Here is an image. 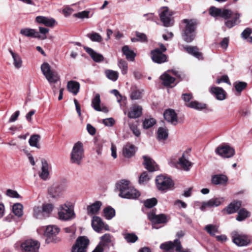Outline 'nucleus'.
Segmentation results:
<instances>
[{
    "label": "nucleus",
    "mask_w": 252,
    "mask_h": 252,
    "mask_svg": "<svg viewBox=\"0 0 252 252\" xmlns=\"http://www.w3.org/2000/svg\"><path fill=\"white\" fill-rule=\"evenodd\" d=\"M41 69L42 73L51 86L59 80L60 77L58 74L55 71L51 69L48 63H43L41 66Z\"/></svg>",
    "instance_id": "423d86ee"
},
{
    "label": "nucleus",
    "mask_w": 252,
    "mask_h": 252,
    "mask_svg": "<svg viewBox=\"0 0 252 252\" xmlns=\"http://www.w3.org/2000/svg\"><path fill=\"white\" fill-rule=\"evenodd\" d=\"M159 16L161 22L165 27H170L173 25L172 12L167 7L163 6L159 10Z\"/></svg>",
    "instance_id": "6e6552de"
},
{
    "label": "nucleus",
    "mask_w": 252,
    "mask_h": 252,
    "mask_svg": "<svg viewBox=\"0 0 252 252\" xmlns=\"http://www.w3.org/2000/svg\"><path fill=\"white\" fill-rule=\"evenodd\" d=\"M87 36L93 42H101L103 38L102 36L98 33L95 32H92L87 34Z\"/></svg>",
    "instance_id": "09e8293b"
},
{
    "label": "nucleus",
    "mask_w": 252,
    "mask_h": 252,
    "mask_svg": "<svg viewBox=\"0 0 252 252\" xmlns=\"http://www.w3.org/2000/svg\"><path fill=\"white\" fill-rule=\"evenodd\" d=\"M232 237L233 243L239 247L246 246L250 242L249 239L246 235L239 233L237 232H233L232 233Z\"/></svg>",
    "instance_id": "f8f14e48"
},
{
    "label": "nucleus",
    "mask_w": 252,
    "mask_h": 252,
    "mask_svg": "<svg viewBox=\"0 0 252 252\" xmlns=\"http://www.w3.org/2000/svg\"><path fill=\"white\" fill-rule=\"evenodd\" d=\"M63 231L66 233L69 234L70 236H72L74 234L75 232V229L74 226H72L70 227H65L63 229Z\"/></svg>",
    "instance_id": "69168bd1"
},
{
    "label": "nucleus",
    "mask_w": 252,
    "mask_h": 252,
    "mask_svg": "<svg viewBox=\"0 0 252 252\" xmlns=\"http://www.w3.org/2000/svg\"><path fill=\"white\" fill-rule=\"evenodd\" d=\"M64 190V187L58 185H53L48 189V193L51 197L56 198L61 195Z\"/></svg>",
    "instance_id": "6ab92c4d"
},
{
    "label": "nucleus",
    "mask_w": 252,
    "mask_h": 252,
    "mask_svg": "<svg viewBox=\"0 0 252 252\" xmlns=\"http://www.w3.org/2000/svg\"><path fill=\"white\" fill-rule=\"evenodd\" d=\"M20 33L27 37L37 38L38 39H45L46 38L45 36H41V35L35 30L30 28L22 29L20 31Z\"/></svg>",
    "instance_id": "aec40b11"
},
{
    "label": "nucleus",
    "mask_w": 252,
    "mask_h": 252,
    "mask_svg": "<svg viewBox=\"0 0 252 252\" xmlns=\"http://www.w3.org/2000/svg\"><path fill=\"white\" fill-rule=\"evenodd\" d=\"M113 240L112 236L109 233H106L100 238V242L98 244L104 248L110 245L112 243Z\"/></svg>",
    "instance_id": "473e14b6"
},
{
    "label": "nucleus",
    "mask_w": 252,
    "mask_h": 252,
    "mask_svg": "<svg viewBox=\"0 0 252 252\" xmlns=\"http://www.w3.org/2000/svg\"><path fill=\"white\" fill-rule=\"evenodd\" d=\"M215 151L217 154L224 158H231L235 153L234 150L227 145L219 146L216 148Z\"/></svg>",
    "instance_id": "2eb2a0df"
},
{
    "label": "nucleus",
    "mask_w": 252,
    "mask_h": 252,
    "mask_svg": "<svg viewBox=\"0 0 252 252\" xmlns=\"http://www.w3.org/2000/svg\"><path fill=\"white\" fill-rule=\"evenodd\" d=\"M157 139L159 141H164L168 136V131L166 127H159L157 132Z\"/></svg>",
    "instance_id": "e433bc0d"
},
{
    "label": "nucleus",
    "mask_w": 252,
    "mask_h": 252,
    "mask_svg": "<svg viewBox=\"0 0 252 252\" xmlns=\"http://www.w3.org/2000/svg\"><path fill=\"white\" fill-rule=\"evenodd\" d=\"M124 238L128 243H134L137 239V236L133 233H125L123 234Z\"/></svg>",
    "instance_id": "6e6d98bb"
},
{
    "label": "nucleus",
    "mask_w": 252,
    "mask_h": 252,
    "mask_svg": "<svg viewBox=\"0 0 252 252\" xmlns=\"http://www.w3.org/2000/svg\"><path fill=\"white\" fill-rule=\"evenodd\" d=\"M90 13L89 11L84 10L74 14L73 16L80 19H88L90 17Z\"/></svg>",
    "instance_id": "4d7b16f0"
},
{
    "label": "nucleus",
    "mask_w": 252,
    "mask_h": 252,
    "mask_svg": "<svg viewBox=\"0 0 252 252\" xmlns=\"http://www.w3.org/2000/svg\"><path fill=\"white\" fill-rule=\"evenodd\" d=\"M92 226L93 229L97 232H100L103 229L105 230H109V226L107 224H105L102 219L97 216L93 217Z\"/></svg>",
    "instance_id": "ddd939ff"
},
{
    "label": "nucleus",
    "mask_w": 252,
    "mask_h": 252,
    "mask_svg": "<svg viewBox=\"0 0 252 252\" xmlns=\"http://www.w3.org/2000/svg\"><path fill=\"white\" fill-rule=\"evenodd\" d=\"M142 90L138 89L137 87L132 88L130 97L132 100L140 99L142 97Z\"/></svg>",
    "instance_id": "49530a36"
},
{
    "label": "nucleus",
    "mask_w": 252,
    "mask_h": 252,
    "mask_svg": "<svg viewBox=\"0 0 252 252\" xmlns=\"http://www.w3.org/2000/svg\"><path fill=\"white\" fill-rule=\"evenodd\" d=\"M186 24L182 36L184 40L187 42H190L195 37V23L192 20H184Z\"/></svg>",
    "instance_id": "0eeeda50"
},
{
    "label": "nucleus",
    "mask_w": 252,
    "mask_h": 252,
    "mask_svg": "<svg viewBox=\"0 0 252 252\" xmlns=\"http://www.w3.org/2000/svg\"><path fill=\"white\" fill-rule=\"evenodd\" d=\"M118 66L121 69L123 74H126L127 73L128 65L127 63L124 60H121L118 62Z\"/></svg>",
    "instance_id": "13d9d810"
},
{
    "label": "nucleus",
    "mask_w": 252,
    "mask_h": 252,
    "mask_svg": "<svg viewBox=\"0 0 252 252\" xmlns=\"http://www.w3.org/2000/svg\"><path fill=\"white\" fill-rule=\"evenodd\" d=\"M250 216V213L246 209L243 208L240 209L238 212L237 216L236 218V220L241 221L245 220L246 218Z\"/></svg>",
    "instance_id": "a18cd8bd"
},
{
    "label": "nucleus",
    "mask_w": 252,
    "mask_h": 252,
    "mask_svg": "<svg viewBox=\"0 0 252 252\" xmlns=\"http://www.w3.org/2000/svg\"><path fill=\"white\" fill-rule=\"evenodd\" d=\"M184 50L189 54L200 59H202L201 53L199 52L198 49L195 46H186L184 47Z\"/></svg>",
    "instance_id": "f704fd0d"
},
{
    "label": "nucleus",
    "mask_w": 252,
    "mask_h": 252,
    "mask_svg": "<svg viewBox=\"0 0 252 252\" xmlns=\"http://www.w3.org/2000/svg\"><path fill=\"white\" fill-rule=\"evenodd\" d=\"M6 195L10 197L13 198H19L20 197L19 194L16 191L10 189L7 190Z\"/></svg>",
    "instance_id": "0e129e2a"
},
{
    "label": "nucleus",
    "mask_w": 252,
    "mask_h": 252,
    "mask_svg": "<svg viewBox=\"0 0 252 252\" xmlns=\"http://www.w3.org/2000/svg\"><path fill=\"white\" fill-rule=\"evenodd\" d=\"M122 52L128 60L134 61L136 55L133 51L129 49L128 46H124L122 48Z\"/></svg>",
    "instance_id": "ea45409f"
},
{
    "label": "nucleus",
    "mask_w": 252,
    "mask_h": 252,
    "mask_svg": "<svg viewBox=\"0 0 252 252\" xmlns=\"http://www.w3.org/2000/svg\"><path fill=\"white\" fill-rule=\"evenodd\" d=\"M40 246L37 241L29 239L22 243L21 247L24 252H38Z\"/></svg>",
    "instance_id": "9b49d317"
},
{
    "label": "nucleus",
    "mask_w": 252,
    "mask_h": 252,
    "mask_svg": "<svg viewBox=\"0 0 252 252\" xmlns=\"http://www.w3.org/2000/svg\"><path fill=\"white\" fill-rule=\"evenodd\" d=\"M156 124V120L153 118L145 119L143 122V127L145 129H148Z\"/></svg>",
    "instance_id": "5fc2aeb1"
},
{
    "label": "nucleus",
    "mask_w": 252,
    "mask_h": 252,
    "mask_svg": "<svg viewBox=\"0 0 252 252\" xmlns=\"http://www.w3.org/2000/svg\"><path fill=\"white\" fill-rule=\"evenodd\" d=\"M116 189L120 191L119 196L126 199H136L140 195L139 192L134 189L130 182L126 180H122L116 185Z\"/></svg>",
    "instance_id": "f03ea898"
},
{
    "label": "nucleus",
    "mask_w": 252,
    "mask_h": 252,
    "mask_svg": "<svg viewBox=\"0 0 252 252\" xmlns=\"http://www.w3.org/2000/svg\"><path fill=\"white\" fill-rule=\"evenodd\" d=\"M13 213L15 216L20 217L23 215V205L20 203H15L13 205Z\"/></svg>",
    "instance_id": "de8ad7c7"
},
{
    "label": "nucleus",
    "mask_w": 252,
    "mask_h": 252,
    "mask_svg": "<svg viewBox=\"0 0 252 252\" xmlns=\"http://www.w3.org/2000/svg\"><path fill=\"white\" fill-rule=\"evenodd\" d=\"M209 92L219 100H223L226 98V92L221 88L212 86L210 88Z\"/></svg>",
    "instance_id": "412c9836"
},
{
    "label": "nucleus",
    "mask_w": 252,
    "mask_h": 252,
    "mask_svg": "<svg viewBox=\"0 0 252 252\" xmlns=\"http://www.w3.org/2000/svg\"><path fill=\"white\" fill-rule=\"evenodd\" d=\"M40 136L38 134H34L31 136L29 139V144L32 147L39 148V145L38 144Z\"/></svg>",
    "instance_id": "3c124183"
},
{
    "label": "nucleus",
    "mask_w": 252,
    "mask_h": 252,
    "mask_svg": "<svg viewBox=\"0 0 252 252\" xmlns=\"http://www.w3.org/2000/svg\"><path fill=\"white\" fill-rule=\"evenodd\" d=\"M234 86L238 92H241L246 87L247 83L243 82H235Z\"/></svg>",
    "instance_id": "680f3d73"
},
{
    "label": "nucleus",
    "mask_w": 252,
    "mask_h": 252,
    "mask_svg": "<svg viewBox=\"0 0 252 252\" xmlns=\"http://www.w3.org/2000/svg\"><path fill=\"white\" fill-rule=\"evenodd\" d=\"M9 52L12 56L13 60V64L14 67L16 69H19L23 66V61L20 55L12 50L9 49Z\"/></svg>",
    "instance_id": "c85d7f7f"
},
{
    "label": "nucleus",
    "mask_w": 252,
    "mask_h": 252,
    "mask_svg": "<svg viewBox=\"0 0 252 252\" xmlns=\"http://www.w3.org/2000/svg\"><path fill=\"white\" fill-rule=\"evenodd\" d=\"M89 242V240L86 236L78 237L72 248V252H86Z\"/></svg>",
    "instance_id": "9d476101"
},
{
    "label": "nucleus",
    "mask_w": 252,
    "mask_h": 252,
    "mask_svg": "<svg viewBox=\"0 0 252 252\" xmlns=\"http://www.w3.org/2000/svg\"><path fill=\"white\" fill-rule=\"evenodd\" d=\"M252 30L250 28H247L241 33L242 37L244 39H247L252 33Z\"/></svg>",
    "instance_id": "774afa93"
},
{
    "label": "nucleus",
    "mask_w": 252,
    "mask_h": 252,
    "mask_svg": "<svg viewBox=\"0 0 252 252\" xmlns=\"http://www.w3.org/2000/svg\"><path fill=\"white\" fill-rule=\"evenodd\" d=\"M150 177L146 172H143L139 179V183L140 184H145L150 180Z\"/></svg>",
    "instance_id": "052dcab7"
},
{
    "label": "nucleus",
    "mask_w": 252,
    "mask_h": 252,
    "mask_svg": "<svg viewBox=\"0 0 252 252\" xmlns=\"http://www.w3.org/2000/svg\"><path fill=\"white\" fill-rule=\"evenodd\" d=\"M84 49L94 62H99L103 61L104 58L103 56L96 52L93 49L87 47H84Z\"/></svg>",
    "instance_id": "7c9ffc66"
},
{
    "label": "nucleus",
    "mask_w": 252,
    "mask_h": 252,
    "mask_svg": "<svg viewBox=\"0 0 252 252\" xmlns=\"http://www.w3.org/2000/svg\"><path fill=\"white\" fill-rule=\"evenodd\" d=\"M135 152V147L133 145L127 144L123 149V154L125 157L130 158L133 156Z\"/></svg>",
    "instance_id": "c9c22d12"
},
{
    "label": "nucleus",
    "mask_w": 252,
    "mask_h": 252,
    "mask_svg": "<svg viewBox=\"0 0 252 252\" xmlns=\"http://www.w3.org/2000/svg\"><path fill=\"white\" fill-rule=\"evenodd\" d=\"M178 164L181 166V168L187 171H189L192 165V163L185 154H183L182 157L179 158Z\"/></svg>",
    "instance_id": "4be33fe9"
},
{
    "label": "nucleus",
    "mask_w": 252,
    "mask_h": 252,
    "mask_svg": "<svg viewBox=\"0 0 252 252\" xmlns=\"http://www.w3.org/2000/svg\"><path fill=\"white\" fill-rule=\"evenodd\" d=\"M209 13L212 16H220L225 19V25L229 29L238 25L241 22L240 19L241 15L237 12H233L229 9L212 6L209 9Z\"/></svg>",
    "instance_id": "f257e3e1"
},
{
    "label": "nucleus",
    "mask_w": 252,
    "mask_h": 252,
    "mask_svg": "<svg viewBox=\"0 0 252 252\" xmlns=\"http://www.w3.org/2000/svg\"><path fill=\"white\" fill-rule=\"evenodd\" d=\"M162 83L163 85L166 86L172 87V85L174 84L175 81V78L171 77L168 72H165L160 77Z\"/></svg>",
    "instance_id": "72a5a7b5"
},
{
    "label": "nucleus",
    "mask_w": 252,
    "mask_h": 252,
    "mask_svg": "<svg viewBox=\"0 0 252 252\" xmlns=\"http://www.w3.org/2000/svg\"><path fill=\"white\" fill-rule=\"evenodd\" d=\"M242 206V202L240 201H234L230 203L223 210L226 211L228 214H231L236 212Z\"/></svg>",
    "instance_id": "393cba45"
},
{
    "label": "nucleus",
    "mask_w": 252,
    "mask_h": 252,
    "mask_svg": "<svg viewBox=\"0 0 252 252\" xmlns=\"http://www.w3.org/2000/svg\"><path fill=\"white\" fill-rule=\"evenodd\" d=\"M106 76L109 79L115 81L117 80L118 77V72L112 70H107L105 71Z\"/></svg>",
    "instance_id": "864d4df0"
},
{
    "label": "nucleus",
    "mask_w": 252,
    "mask_h": 252,
    "mask_svg": "<svg viewBox=\"0 0 252 252\" xmlns=\"http://www.w3.org/2000/svg\"><path fill=\"white\" fill-rule=\"evenodd\" d=\"M164 119L171 124L176 125L178 123L177 114L173 109L166 110L164 114Z\"/></svg>",
    "instance_id": "5701e85b"
},
{
    "label": "nucleus",
    "mask_w": 252,
    "mask_h": 252,
    "mask_svg": "<svg viewBox=\"0 0 252 252\" xmlns=\"http://www.w3.org/2000/svg\"><path fill=\"white\" fill-rule=\"evenodd\" d=\"M205 229L211 235L214 236L218 232V227L217 225L213 224L207 225Z\"/></svg>",
    "instance_id": "603ef678"
},
{
    "label": "nucleus",
    "mask_w": 252,
    "mask_h": 252,
    "mask_svg": "<svg viewBox=\"0 0 252 252\" xmlns=\"http://www.w3.org/2000/svg\"><path fill=\"white\" fill-rule=\"evenodd\" d=\"M58 215L60 220H68L75 218L73 206L69 202L60 205L58 208Z\"/></svg>",
    "instance_id": "20e7f679"
},
{
    "label": "nucleus",
    "mask_w": 252,
    "mask_h": 252,
    "mask_svg": "<svg viewBox=\"0 0 252 252\" xmlns=\"http://www.w3.org/2000/svg\"><path fill=\"white\" fill-rule=\"evenodd\" d=\"M228 43H229V38L228 37H225L220 42V45L222 49L226 50L228 47Z\"/></svg>",
    "instance_id": "338daca9"
},
{
    "label": "nucleus",
    "mask_w": 252,
    "mask_h": 252,
    "mask_svg": "<svg viewBox=\"0 0 252 252\" xmlns=\"http://www.w3.org/2000/svg\"><path fill=\"white\" fill-rule=\"evenodd\" d=\"M50 165L47 161L42 159L41 160V171L39 173L40 178L44 181H47L50 179Z\"/></svg>",
    "instance_id": "f3484780"
},
{
    "label": "nucleus",
    "mask_w": 252,
    "mask_h": 252,
    "mask_svg": "<svg viewBox=\"0 0 252 252\" xmlns=\"http://www.w3.org/2000/svg\"><path fill=\"white\" fill-rule=\"evenodd\" d=\"M102 123L106 126H112L115 124V121L112 118H109L102 120Z\"/></svg>",
    "instance_id": "e2e57ef3"
},
{
    "label": "nucleus",
    "mask_w": 252,
    "mask_h": 252,
    "mask_svg": "<svg viewBox=\"0 0 252 252\" xmlns=\"http://www.w3.org/2000/svg\"><path fill=\"white\" fill-rule=\"evenodd\" d=\"M227 182V177L223 174L215 175L212 178V183L214 185H225Z\"/></svg>",
    "instance_id": "c756f323"
},
{
    "label": "nucleus",
    "mask_w": 252,
    "mask_h": 252,
    "mask_svg": "<svg viewBox=\"0 0 252 252\" xmlns=\"http://www.w3.org/2000/svg\"><path fill=\"white\" fill-rule=\"evenodd\" d=\"M128 126L133 134L136 137L140 136L141 132L138 128V122H128Z\"/></svg>",
    "instance_id": "79ce46f5"
},
{
    "label": "nucleus",
    "mask_w": 252,
    "mask_h": 252,
    "mask_svg": "<svg viewBox=\"0 0 252 252\" xmlns=\"http://www.w3.org/2000/svg\"><path fill=\"white\" fill-rule=\"evenodd\" d=\"M188 107L195 109L198 110H201L206 108V105L204 103H200L197 101H191L186 104Z\"/></svg>",
    "instance_id": "c03bdc74"
},
{
    "label": "nucleus",
    "mask_w": 252,
    "mask_h": 252,
    "mask_svg": "<svg viewBox=\"0 0 252 252\" xmlns=\"http://www.w3.org/2000/svg\"><path fill=\"white\" fill-rule=\"evenodd\" d=\"M33 215L34 217L38 219H43L46 218L43 213V208L41 206H34L33 209Z\"/></svg>",
    "instance_id": "a19ab883"
},
{
    "label": "nucleus",
    "mask_w": 252,
    "mask_h": 252,
    "mask_svg": "<svg viewBox=\"0 0 252 252\" xmlns=\"http://www.w3.org/2000/svg\"><path fill=\"white\" fill-rule=\"evenodd\" d=\"M223 198H213L208 201L203 202L200 207L202 211H204L206 208L218 207L223 201Z\"/></svg>",
    "instance_id": "a211bd4d"
},
{
    "label": "nucleus",
    "mask_w": 252,
    "mask_h": 252,
    "mask_svg": "<svg viewBox=\"0 0 252 252\" xmlns=\"http://www.w3.org/2000/svg\"><path fill=\"white\" fill-rule=\"evenodd\" d=\"M175 240L173 242L169 241L162 243L160 246V248L163 250L165 252H173V250L176 249Z\"/></svg>",
    "instance_id": "4c0bfd02"
},
{
    "label": "nucleus",
    "mask_w": 252,
    "mask_h": 252,
    "mask_svg": "<svg viewBox=\"0 0 252 252\" xmlns=\"http://www.w3.org/2000/svg\"><path fill=\"white\" fill-rule=\"evenodd\" d=\"M148 217L149 220L154 224L165 223L169 220L166 215L163 214L156 215L154 211L149 213Z\"/></svg>",
    "instance_id": "4468645a"
},
{
    "label": "nucleus",
    "mask_w": 252,
    "mask_h": 252,
    "mask_svg": "<svg viewBox=\"0 0 252 252\" xmlns=\"http://www.w3.org/2000/svg\"><path fill=\"white\" fill-rule=\"evenodd\" d=\"M144 164L145 168L150 172L156 171L158 169L157 165L154 160L146 156L143 157Z\"/></svg>",
    "instance_id": "2f4dec72"
},
{
    "label": "nucleus",
    "mask_w": 252,
    "mask_h": 252,
    "mask_svg": "<svg viewBox=\"0 0 252 252\" xmlns=\"http://www.w3.org/2000/svg\"><path fill=\"white\" fill-rule=\"evenodd\" d=\"M67 88L70 92L76 95L79 91L80 85L76 81H70L67 83Z\"/></svg>",
    "instance_id": "58836bf2"
},
{
    "label": "nucleus",
    "mask_w": 252,
    "mask_h": 252,
    "mask_svg": "<svg viewBox=\"0 0 252 252\" xmlns=\"http://www.w3.org/2000/svg\"><path fill=\"white\" fill-rule=\"evenodd\" d=\"M43 213L45 217H48L52 212L54 206L52 203H43L42 205Z\"/></svg>",
    "instance_id": "37998d69"
},
{
    "label": "nucleus",
    "mask_w": 252,
    "mask_h": 252,
    "mask_svg": "<svg viewBox=\"0 0 252 252\" xmlns=\"http://www.w3.org/2000/svg\"><path fill=\"white\" fill-rule=\"evenodd\" d=\"M92 106L94 109L97 111H102L103 112H107L108 111L106 107H101L100 98L99 94H96L92 101Z\"/></svg>",
    "instance_id": "cd10ccee"
},
{
    "label": "nucleus",
    "mask_w": 252,
    "mask_h": 252,
    "mask_svg": "<svg viewBox=\"0 0 252 252\" xmlns=\"http://www.w3.org/2000/svg\"><path fill=\"white\" fill-rule=\"evenodd\" d=\"M102 206L101 202L96 201L94 203L89 205L87 208V212L88 215L92 216L97 214Z\"/></svg>",
    "instance_id": "bb28decb"
},
{
    "label": "nucleus",
    "mask_w": 252,
    "mask_h": 252,
    "mask_svg": "<svg viewBox=\"0 0 252 252\" xmlns=\"http://www.w3.org/2000/svg\"><path fill=\"white\" fill-rule=\"evenodd\" d=\"M39 234L42 232L46 237V242L47 243L51 242L56 243L60 241V239L56 237L60 232V228L56 225H48L39 228L37 230Z\"/></svg>",
    "instance_id": "7ed1b4c3"
},
{
    "label": "nucleus",
    "mask_w": 252,
    "mask_h": 252,
    "mask_svg": "<svg viewBox=\"0 0 252 252\" xmlns=\"http://www.w3.org/2000/svg\"><path fill=\"white\" fill-rule=\"evenodd\" d=\"M157 204V200L156 198H152L144 201V204L146 208H151Z\"/></svg>",
    "instance_id": "bf43d9fd"
},
{
    "label": "nucleus",
    "mask_w": 252,
    "mask_h": 252,
    "mask_svg": "<svg viewBox=\"0 0 252 252\" xmlns=\"http://www.w3.org/2000/svg\"><path fill=\"white\" fill-rule=\"evenodd\" d=\"M84 149L81 142H76L73 146L70 153V160L73 163L79 165L84 158Z\"/></svg>",
    "instance_id": "39448f33"
},
{
    "label": "nucleus",
    "mask_w": 252,
    "mask_h": 252,
    "mask_svg": "<svg viewBox=\"0 0 252 252\" xmlns=\"http://www.w3.org/2000/svg\"><path fill=\"white\" fill-rule=\"evenodd\" d=\"M142 112V108L140 106L133 105L129 109L127 116L129 118L135 119L139 117Z\"/></svg>",
    "instance_id": "a878e982"
},
{
    "label": "nucleus",
    "mask_w": 252,
    "mask_h": 252,
    "mask_svg": "<svg viewBox=\"0 0 252 252\" xmlns=\"http://www.w3.org/2000/svg\"><path fill=\"white\" fill-rule=\"evenodd\" d=\"M35 21L39 24H42L47 27H53L56 23V20L53 18H48L42 16H38L35 18Z\"/></svg>",
    "instance_id": "b1692460"
},
{
    "label": "nucleus",
    "mask_w": 252,
    "mask_h": 252,
    "mask_svg": "<svg viewBox=\"0 0 252 252\" xmlns=\"http://www.w3.org/2000/svg\"><path fill=\"white\" fill-rule=\"evenodd\" d=\"M156 182L157 188L162 191L170 189L174 185L172 180L169 177L163 175L157 176Z\"/></svg>",
    "instance_id": "1a4fd4ad"
},
{
    "label": "nucleus",
    "mask_w": 252,
    "mask_h": 252,
    "mask_svg": "<svg viewBox=\"0 0 252 252\" xmlns=\"http://www.w3.org/2000/svg\"><path fill=\"white\" fill-rule=\"evenodd\" d=\"M151 58L153 61L158 63H162L167 61V56L158 48L151 51Z\"/></svg>",
    "instance_id": "dca6fc26"
},
{
    "label": "nucleus",
    "mask_w": 252,
    "mask_h": 252,
    "mask_svg": "<svg viewBox=\"0 0 252 252\" xmlns=\"http://www.w3.org/2000/svg\"><path fill=\"white\" fill-rule=\"evenodd\" d=\"M103 214L106 219L111 220L115 216V211L113 208L108 207L103 210Z\"/></svg>",
    "instance_id": "8fccbe9b"
}]
</instances>
